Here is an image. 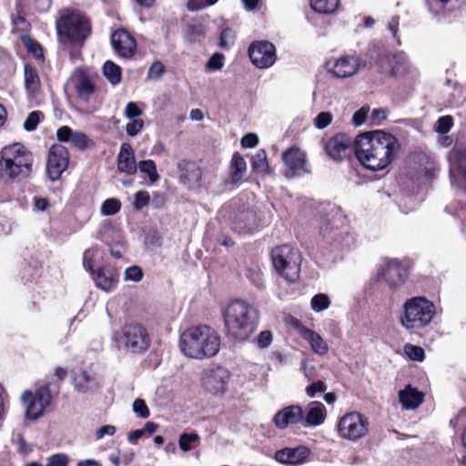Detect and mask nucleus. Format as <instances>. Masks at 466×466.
Returning a JSON list of instances; mask_svg holds the SVG:
<instances>
[{"mask_svg":"<svg viewBox=\"0 0 466 466\" xmlns=\"http://www.w3.org/2000/svg\"><path fill=\"white\" fill-rule=\"evenodd\" d=\"M103 73L112 85H117L121 80V68L112 61L104 64Z\"/></svg>","mask_w":466,"mask_h":466,"instance_id":"nucleus-37","label":"nucleus"},{"mask_svg":"<svg viewBox=\"0 0 466 466\" xmlns=\"http://www.w3.org/2000/svg\"><path fill=\"white\" fill-rule=\"evenodd\" d=\"M332 116L329 112H321L315 118V125L319 129H323L330 124Z\"/></svg>","mask_w":466,"mask_h":466,"instance_id":"nucleus-56","label":"nucleus"},{"mask_svg":"<svg viewBox=\"0 0 466 466\" xmlns=\"http://www.w3.org/2000/svg\"><path fill=\"white\" fill-rule=\"evenodd\" d=\"M435 316V306L424 297L409 299L400 313V321L407 329H416L426 327Z\"/></svg>","mask_w":466,"mask_h":466,"instance_id":"nucleus-6","label":"nucleus"},{"mask_svg":"<svg viewBox=\"0 0 466 466\" xmlns=\"http://www.w3.org/2000/svg\"><path fill=\"white\" fill-rule=\"evenodd\" d=\"M22 42L26 47L27 51L32 53L35 57L39 58L43 56L41 46L32 38L29 36H23Z\"/></svg>","mask_w":466,"mask_h":466,"instance_id":"nucleus-46","label":"nucleus"},{"mask_svg":"<svg viewBox=\"0 0 466 466\" xmlns=\"http://www.w3.org/2000/svg\"><path fill=\"white\" fill-rule=\"evenodd\" d=\"M452 184L460 183L457 175L466 180V148L455 147L448 154Z\"/></svg>","mask_w":466,"mask_h":466,"instance_id":"nucleus-21","label":"nucleus"},{"mask_svg":"<svg viewBox=\"0 0 466 466\" xmlns=\"http://www.w3.org/2000/svg\"><path fill=\"white\" fill-rule=\"evenodd\" d=\"M142 114V110L138 108L136 103H127L125 110V115L128 119H133L139 116Z\"/></svg>","mask_w":466,"mask_h":466,"instance_id":"nucleus-57","label":"nucleus"},{"mask_svg":"<svg viewBox=\"0 0 466 466\" xmlns=\"http://www.w3.org/2000/svg\"><path fill=\"white\" fill-rule=\"evenodd\" d=\"M399 399L405 410H414L423 402L424 394L416 388L407 385L399 391Z\"/></svg>","mask_w":466,"mask_h":466,"instance_id":"nucleus-29","label":"nucleus"},{"mask_svg":"<svg viewBox=\"0 0 466 466\" xmlns=\"http://www.w3.org/2000/svg\"><path fill=\"white\" fill-rule=\"evenodd\" d=\"M284 163L292 170L309 172L307 168L306 154L297 147H291L282 154Z\"/></svg>","mask_w":466,"mask_h":466,"instance_id":"nucleus-30","label":"nucleus"},{"mask_svg":"<svg viewBox=\"0 0 466 466\" xmlns=\"http://www.w3.org/2000/svg\"><path fill=\"white\" fill-rule=\"evenodd\" d=\"M272 339V333L269 330H263L257 337V345L259 349H267L270 346Z\"/></svg>","mask_w":466,"mask_h":466,"instance_id":"nucleus-53","label":"nucleus"},{"mask_svg":"<svg viewBox=\"0 0 466 466\" xmlns=\"http://www.w3.org/2000/svg\"><path fill=\"white\" fill-rule=\"evenodd\" d=\"M231 379L230 371L219 365H211L204 370L201 383L206 391L212 395L220 396L228 390Z\"/></svg>","mask_w":466,"mask_h":466,"instance_id":"nucleus-11","label":"nucleus"},{"mask_svg":"<svg viewBox=\"0 0 466 466\" xmlns=\"http://www.w3.org/2000/svg\"><path fill=\"white\" fill-rule=\"evenodd\" d=\"M222 316L228 334L237 339H247L257 329L258 312L245 300L230 301L223 309Z\"/></svg>","mask_w":466,"mask_h":466,"instance_id":"nucleus-3","label":"nucleus"},{"mask_svg":"<svg viewBox=\"0 0 466 466\" xmlns=\"http://www.w3.org/2000/svg\"><path fill=\"white\" fill-rule=\"evenodd\" d=\"M177 168L180 183L188 188H198L200 187L202 170L195 162L181 160L177 164Z\"/></svg>","mask_w":466,"mask_h":466,"instance_id":"nucleus-18","label":"nucleus"},{"mask_svg":"<svg viewBox=\"0 0 466 466\" xmlns=\"http://www.w3.org/2000/svg\"><path fill=\"white\" fill-rule=\"evenodd\" d=\"M337 430L340 438L356 441L368 433L369 420L360 412H349L340 418Z\"/></svg>","mask_w":466,"mask_h":466,"instance_id":"nucleus-10","label":"nucleus"},{"mask_svg":"<svg viewBox=\"0 0 466 466\" xmlns=\"http://www.w3.org/2000/svg\"><path fill=\"white\" fill-rule=\"evenodd\" d=\"M378 277L390 287L397 288L404 283L407 270L397 259H388L381 264Z\"/></svg>","mask_w":466,"mask_h":466,"instance_id":"nucleus-15","label":"nucleus"},{"mask_svg":"<svg viewBox=\"0 0 466 466\" xmlns=\"http://www.w3.org/2000/svg\"><path fill=\"white\" fill-rule=\"evenodd\" d=\"M451 0H427L429 8L434 13H439Z\"/></svg>","mask_w":466,"mask_h":466,"instance_id":"nucleus-61","label":"nucleus"},{"mask_svg":"<svg viewBox=\"0 0 466 466\" xmlns=\"http://www.w3.org/2000/svg\"><path fill=\"white\" fill-rule=\"evenodd\" d=\"M224 55L215 53L208 61L207 68L208 70H219L224 66Z\"/></svg>","mask_w":466,"mask_h":466,"instance_id":"nucleus-51","label":"nucleus"},{"mask_svg":"<svg viewBox=\"0 0 466 466\" xmlns=\"http://www.w3.org/2000/svg\"><path fill=\"white\" fill-rule=\"evenodd\" d=\"M205 35L203 27L201 25L191 24L187 25L186 29V37L191 41L195 42L199 40Z\"/></svg>","mask_w":466,"mask_h":466,"instance_id":"nucleus-44","label":"nucleus"},{"mask_svg":"<svg viewBox=\"0 0 466 466\" xmlns=\"http://www.w3.org/2000/svg\"><path fill=\"white\" fill-rule=\"evenodd\" d=\"M56 136L59 141L69 142L73 147L85 149L88 145V137L82 132H73L72 129L66 126L60 127Z\"/></svg>","mask_w":466,"mask_h":466,"instance_id":"nucleus-27","label":"nucleus"},{"mask_svg":"<svg viewBox=\"0 0 466 466\" xmlns=\"http://www.w3.org/2000/svg\"><path fill=\"white\" fill-rule=\"evenodd\" d=\"M248 56L258 68L270 67L277 58L275 46L268 41L253 42L248 48Z\"/></svg>","mask_w":466,"mask_h":466,"instance_id":"nucleus-12","label":"nucleus"},{"mask_svg":"<svg viewBox=\"0 0 466 466\" xmlns=\"http://www.w3.org/2000/svg\"><path fill=\"white\" fill-rule=\"evenodd\" d=\"M116 431V429L115 426L113 425H105V426H102L100 427L96 431V440H101L102 438H104L106 435H108V436H113Z\"/></svg>","mask_w":466,"mask_h":466,"instance_id":"nucleus-60","label":"nucleus"},{"mask_svg":"<svg viewBox=\"0 0 466 466\" xmlns=\"http://www.w3.org/2000/svg\"><path fill=\"white\" fill-rule=\"evenodd\" d=\"M143 272L142 269L137 266L128 267L125 270L124 279L127 281H135L137 282L142 279Z\"/></svg>","mask_w":466,"mask_h":466,"instance_id":"nucleus-50","label":"nucleus"},{"mask_svg":"<svg viewBox=\"0 0 466 466\" xmlns=\"http://www.w3.org/2000/svg\"><path fill=\"white\" fill-rule=\"evenodd\" d=\"M303 420V410L299 405H290L278 411L273 422L280 430L286 429L290 424H297Z\"/></svg>","mask_w":466,"mask_h":466,"instance_id":"nucleus-23","label":"nucleus"},{"mask_svg":"<svg viewBox=\"0 0 466 466\" xmlns=\"http://www.w3.org/2000/svg\"><path fill=\"white\" fill-rule=\"evenodd\" d=\"M404 352L412 360L421 361L424 359V350L419 346L408 344L404 347Z\"/></svg>","mask_w":466,"mask_h":466,"instance_id":"nucleus-45","label":"nucleus"},{"mask_svg":"<svg viewBox=\"0 0 466 466\" xmlns=\"http://www.w3.org/2000/svg\"><path fill=\"white\" fill-rule=\"evenodd\" d=\"M150 200L149 193L147 191H138L135 194L134 206L137 209L146 207Z\"/></svg>","mask_w":466,"mask_h":466,"instance_id":"nucleus-55","label":"nucleus"},{"mask_svg":"<svg viewBox=\"0 0 466 466\" xmlns=\"http://www.w3.org/2000/svg\"><path fill=\"white\" fill-rule=\"evenodd\" d=\"M21 400L25 409V419L35 420L45 414L46 410L51 404L52 396L49 388L43 386L35 393L30 390L24 391Z\"/></svg>","mask_w":466,"mask_h":466,"instance_id":"nucleus-9","label":"nucleus"},{"mask_svg":"<svg viewBox=\"0 0 466 466\" xmlns=\"http://www.w3.org/2000/svg\"><path fill=\"white\" fill-rule=\"evenodd\" d=\"M24 76L27 93L30 95L35 94L40 88V78L36 69L33 66L25 64L24 66Z\"/></svg>","mask_w":466,"mask_h":466,"instance_id":"nucleus-32","label":"nucleus"},{"mask_svg":"<svg viewBox=\"0 0 466 466\" xmlns=\"http://www.w3.org/2000/svg\"><path fill=\"white\" fill-rule=\"evenodd\" d=\"M326 418V408L319 401H312L309 405L305 421L308 426H319L322 424Z\"/></svg>","mask_w":466,"mask_h":466,"instance_id":"nucleus-31","label":"nucleus"},{"mask_svg":"<svg viewBox=\"0 0 466 466\" xmlns=\"http://www.w3.org/2000/svg\"><path fill=\"white\" fill-rule=\"evenodd\" d=\"M330 238L333 247L338 250L349 249L353 244V238L349 233H337Z\"/></svg>","mask_w":466,"mask_h":466,"instance_id":"nucleus-39","label":"nucleus"},{"mask_svg":"<svg viewBox=\"0 0 466 466\" xmlns=\"http://www.w3.org/2000/svg\"><path fill=\"white\" fill-rule=\"evenodd\" d=\"M258 143L257 135L249 133L245 135L241 139V146L247 148L255 147Z\"/></svg>","mask_w":466,"mask_h":466,"instance_id":"nucleus-59","label":"nucleus"},{"mask_svg":"<svg viewBox=\"0 0 466 466\" xmlns=\"http://www.w3.org/2000/svg\"><path fill=\"white\" fill-rule=\"evenodd\" d=\"M32 153L21 143H13L0 151V177L7 181H20L30 176Z\"/></svg>","mask_w":466,"mask_h":466,"instance_id":"nucleus-4","label":"nucleus"},{"mask_svg":"<svg viewBox=\"0 0 466 466\" xmlns=\"http://www.w3.org/2000/svg\"><path fill=\"white\" fill-rule=\"evenodd\" d=\"M111 44L114 50L122 57H130L137 48L136 40L124 29L117 30L112 34Z\"/></svg>","mask_w":466,"mask_h":466,"instance_id":"nucleus-20","label":"nucleus"},{"mask_svg":"<svg viewBox=\"0 0 466 466\" xmlns=\"http://www.w3.org/2000/svg\"><path fill=\"white\" fill-rule=\"evenodd\" d=\"M353 143L350 137L337 134L325 142L324 150L331 159L341 160L349 156Z\"/></svg>","mask_w":466,"mask_h":466,"instance_id":"nucleus-16","label":"nucleus"},{"mask_svg":"<svg viewBox=\"0 0 466 466\" xmlns=\"http://www.w3.org/2000/svg\"><path fill=\"white\" fill-rule=\"evenodd\" d=\"M59 41L63 45L83 44L90 34L87 18L77 11H64L56 23Z\"/></svg>","mask_w":466,"mask_h":466,"instance_id":"nucleus-5","label":"nucleus"},{"mask_svg":"<svg viewBox=\"0 0 466 466\" xmlns=\"http://www.w3.org/2000/svg\"><path fill=\"white\" fill-rule=\"evenodd\" d=\"M134 150L130 144L123 143L116 159V167L120 173L135 175L137 171Z\"/></svg>","mask_w":466,"mask_h":466,"instance_id":"nucleus-24","label":"nucleus"},{"mask_svg":"<svg viewBox=\"0 0 466 466\" xmlns=\"http://www.w3.org/2000/svg\"><path fill=\"white\" fill-rule=\"evenodd\" d=\"M121 208V202L115 198L106 199L100 208L103 216H113L116 214Z\"/></svg>","mask_w":466,"mask_h":466,"instance_id":"nucleus-40","label":"nucleus"},{"mask_svg":"<svg viewBox=\"0 0 466 466\" xmlns=\"http://www.w3.org/2000/svg\"><path fill=\"white\" fill-rule=\"evenodd\" d=\"M68 459L64 454H56L49 458L46 466H67Z\"/></svg>","mask_w":466,"mask_h":466,"instance_id":"nucleus-58","label":"nucleus"},{"mask_svg":"<svg viewBox=\"0 0 466 466\" xmlns=\"http://www.w3.org/2000/svg\"><path fill=\"white\" fill-rule=\"evenodd\" d=\"M339 0H310L312 9L319 14H331L339 7Z\"/></svg>","mask_w":466,"mask_h":466,"instance_id":"nucleus-35","label":"nucleus"},{"mask_svg":"<svg viewBox=\"0 0 466 466\" xmlns=\"http://www.w3.org/2000/svg\"><path fill=\"white\" fill-rule=\"evenodd\" d=\"M133 411L137 414V417L142 419H147L149 417V410L142 399H136L133 402Z\"/></svg>","mask_w":466,"mask_h":466,"instance_id":"nucleus-47","label":"nucleus"},{"mask_svg":"<svg viewBox=\"0 0 466 466\" xmlns=\"http://www.w3.org/2000/svg\"><path fill=\"white\" fill-rule=\"evenodd\" d=\"M137 170L148 177L151 183H156L159 179V176L157 171V166L153 160H141L137 163Z\"/></svg>","mask_w":466,"mask_h":466,"instance_id":"nucleus-36","label":"nucleus"},{"mask_svg":"<svg viewBox=\"0 0 466 466\" xmlns=\"http://www.w3.org/2000/svg\"><path fill=\"white\" fill-rule=\"evenodd\" d=\"M165 71V67L162 63L160 62H155L152 64L148 70V76L150 77L157 78L162 76V74Z\"/></svg>","mask_w":466,"mask_h":466,"instance_id":"nucleus-62","label":"nucleus"},{"mask_svg":"<svg viewBox=\"0 0 466 466\" xmlns=\"http://www.w3.org/2000/svg\"><path fill=\"white\" fill-rule=\"evenodd\" d=\"M117 344L126 352L141 354L149 349L151 338L143 325L130 323L122 329V332L117 338Z\"/></svg>","mask_w":466,"mask_h":466,"instance_id":"nucleus-8","label":"nucleus"},{"mask_svg":"<svg viewBox=\"0 0 466 466\" xmlns=\"http://www.w3.org/2000/svg\"><path fill=\"white\" fill-rule=\"evenodd\" d=\"M368 113H369V109H367L365 107H362L359 111H357L353 115V117H352L354 124L356 126L362 125L367 118Z\"/></svg>","mask_w":466,"mask_h":466,"instance_id":"nucleus-63","label":"nucleus"},{"mask_svg":"<svg viewBox=\"0 0 466 466\" xmlns=\"http://www.w3.org/2000/svg\"><path fill=\"white\" fill-rule=\"evenodd\" d=\"M199 441L197 433H183L179 436L178 445L183 451H188L193 448V444Z\"/></svg>","mask_w":466,"mask_h":466,"instance_id":"nucleus-42","label":"nucleus"},{"mask_svg":"<svg viewBox=\"0 0 466 466\" xmlns=\"http://www.w3.org/2000/svg\"><path fill=\"white\" fill-rule=\"evenodd\" d=\"M353 148L357 159L365 168L380 171L395 160L400 150V143L395 136L375 130L357 136Z\"/></svg>","mask_w":466,"mask_h":466,"instance_id":"nucleus-1","label":"nucleus"},{"mask_svg":"<svg viewBox=\"0 0 466 466\" xmlns=\"http://www.w3.org/2000/svg\"><path fill=\"white\" fill-rule=\"evenodd\" d=\"M452 124L451 116H443L438 119L435 129L440 134H446L451 130Z\"/></svg>","mask_w":466,"mask_h":466,"instance_id":"nucleus-49","label":"nucleus"},{"mask_svg":"<svg viewBox=\"0 0 466 466\" xmlns=\"http://www.w3.org/2000/svg\"><path fill=\"white\" fill-rule=\"evenodd\" d=\"M76 390L81 393H94L100 388V382L96 373L81 370L74 376Z\"/></svg>","mask_w":466,"mask_h":466,"instance_id":"nucleus-26","label":"nucleus"},{"mask_svg":"<svg viewBox=\"0 0 466 466\" xmlns=\"http://www.w3.org/2000/svg\"><path fill=\"white\" fill-rule=\"evenodd\" d=\"M247 171V163L242 156L235 153L230 163L231 180L234 184L242 181L243 176Z\"/></svg>","mask_w":466,"mask_h":466,"instance_id":"nucleus-33","label":"nucleus"},{"mask_svg":"<svg viewBox=\"0 0 466 466\" xmlns=\"http://www.w3.org/2000/svg\"><path fill=\"white\" fill-rule=\"evenodd\" d=\"M68 161L69 154L64 146H52L49 150L46 164V172L48 177L53 181L57 180L62 173L66 169Z\"/></svg>","mask_w":466,"mask_h":466,"instance_id":"nucleus-13","label":"nucleus"},{"mask_svg":"<svg viewBox=\"0 0 466 466\" xmlns=\"http://www.w3.org/2000/svg\"><path fill=\"white\" fill-rule=\"evenodd\" d=\"M326 390L327 385L323 381L318 380L310 385H308L305 390L308 396L314 398L316 393L325 392Z\"/></svg>","mask_w":466,"mask_h":466,"instance_id":"nucleus-54","label":"nucleus"},{"mask_svg":"<svg viewBox=\"0 0 466 466\" xmlns=\"http://www.w3.org/2000/svg\"><path fill=\"white\" fill-rule=\"evenodd\" d=\"M252 170L257 173H265L268 170L267 153L264 149H259L252 157Z\"/></svg>","mask_w":466,"mask_h":466,"instance_id":"nucleus-38","label":"nucleus"},{"mask_svg":"<svg viewBox=\"0 0 466 466\" xmlns=\"http://www.w3.org/2000/svg\"><path fill=\"white\" fill-rule=\"evenodd\" d=\"M41 112L39 111H33L31 112L28 116L26 117L25 123H24V128L26 131H34L37 127V125L40 121Z\"/></svg>","mask_w":466,"mask_h":466,"instance_id":"nucleus-48","label":"nucleus"},{"mask_svg":"<svg viewBox=\"0 0 466 466\" xmlns=\"http://www.w3.org/2000/svg\"><path fill=\"white\" fill-rule=\"evenodd\" d=\"M178 346L187 358L204 360L213 358L219 352L221 339L215 329L202 324L185 329L179 337Z\"/></svg>","mask_w":466,"mask_h":466,"instance_id":"nucleus-2","label":"nucleus"},{"mask_svg":"<svg viewBox=\"0 0 466 466\" xmlns=\"http://www.w3.org/2000/svg\"><path fill=\"white\" fill-rule=\"evenodd\" d=\"M90 275L97 288L110 292L116 287L119 273L114 267L106 265L97 268Z\"/></svg>","mask_w":466,"mask_h":466,"instance_id":"nucleus-19","label":"nucleus"},{"mask_svg":"<svg viewBox=\"0 0 466 466\" xmlns=\"http://www.w3.org/2000/svg\"><path fill=\"white\" fill-rule=\"evenodd\" d=\"M309 450L305 446L284 448L275 452V460L282 464L299 465L306 462Z\"/></svg>","mask_w":466,"mask_h":466,"instance_id":"nucleus-22","label":"nucleus"},{"mask_svg":"<svg viewBox=\"0 0 466 466\" xmlns=\"http://www.w3.org/2000/svg\"><path fill=\"white\" fill-rule=\"evenodd\" d=\"M330 305V299L328 295L319 293L311 299L310 306L315 312H320L327 309Z\"/></svg>","mask_w":466,"mask_h":466,"instance_id":"nucleus-41","label":"nucleus"},{"mask_svg":"<svg viewBox=\"0 0 466 466\" xmlns=\"http://www.w3.org/2000/svg\"><path fill=\"white\" fill-rule=\"evenodd\" d=\"M271 258L277 272L289 282L299 278L302 256L299 249L290 245L276 247L271 251Z\"/></svg>","mask_w":466,"mask_h":466,"instance_id":"nucleus-7","label":"nucleus"},{"mask_svg":"<svg viewBox=\"0 0 466 466\" xmlns=\"http://www.w3.org/2000/svg\"><path fill=\"white\" fill-rule=\"evenodd\" d=\"M236 38V34L231 28H225L222 30L219 37V46L224 49H229Z\"/></svg>","mask_w":466,"mask_h":466,"instance_id":"nucleus-43","label":"nucleus"},{"mask_svg":"<svg viewBox=\"0 0 466 466\" xmlns=\"http://www.w3.org/2000/svg\"><path fill=\"white\" fill-rule=\"evenodd\" d=\"M299 332L316 354L323 356L328 353V344L319 333L303 326L299 329Z\"/></svg>","mask_w":466,"mask_h":466,"instance_id":"nucleus-28","label":"nucleus"},{"mask_svg":"<svg viewBox=\"0 0 466 466\" xmlns=\"http://www.w3.org/2000/svg\"><path fill=\"white\" fill-rule=\"evenodd\" d=\"M329 72L338 78H346L354 76L359 70V61L354 56H341L329 60L326 64Z\"/></svg>","mask_w":466,"mask_h":466,"instance_id":"nucleus-17","label":"nucleus"},{"mask_svg":"<svg viewBox=\"0 0 466 466\" xmlns=\"http://www.w3.org/2000/svg\"><path fill=\"white\" fill-rule=\"evenodd\" d=\"M101 258L98 248L92 247L85 250L83 254V266L90 274L96 270V261Z\"/></svg>","mask_w":466,"mask_h":466,"instance_id":"nucleus-34","label":"nucleus"},{"mask_svg":"<svg viewBox=\"0 0 466 466\" xmlns=\"http://www.w3.org/2000/svg\"><path fill=\"white\" fill-rule=\"evenodd\" d=\"M387 117V111L382 108L374 109L371 113L370 119L373 124L379 125Z\"/></svg>","mask_w":466,"mask_h":466,"instance_id":"nucleus-64","label":"nucleus"},{"mask_svg":"<svg viewBox=\"0 0 466 466\" xmlns=\"http://www.w3.org/2000/svg\"><path fill=\"white\" fill-rule=\"evenodd\" d=\"M144 127V122L142 119L133 118L126 126V130L127 135L134 137L137 135Z\"/></svg>","mask_w":466,"mask_h":466,"instance_id":"nucleus-52","label":"nucleus"},{"mask_svg":"<svg viewBox=\"0 0 466 466\" xmlns=\"http://www.w3.org/2000/svg\"><path fill=\"white\" fill-rule=\"evenodd\" d=\"M379 64L383 72L388 71L390 75L394 77L404 76L409 74L411 69L408 56L403 52L381 56L379 60Z\"/></svg>","mask_w":466,"mask_h":466,"instance_id":"nucleus-14","label":"nucleus"},{"mask_svg":"<svg viewBox=\"0 0 466 466\" xmlns=\"http://www.w3.org/2000/svg\"><path fill=\"white\" fill-rule=\"evenodd\" d=\"M78 97L88 101L95 93V86L89 76L82 69H77L70 78Z\"/></svg>","mask_w":466,"mask_h":466,"instance_id":"nucleus-25","label":"nucleus"}]
</instances>
